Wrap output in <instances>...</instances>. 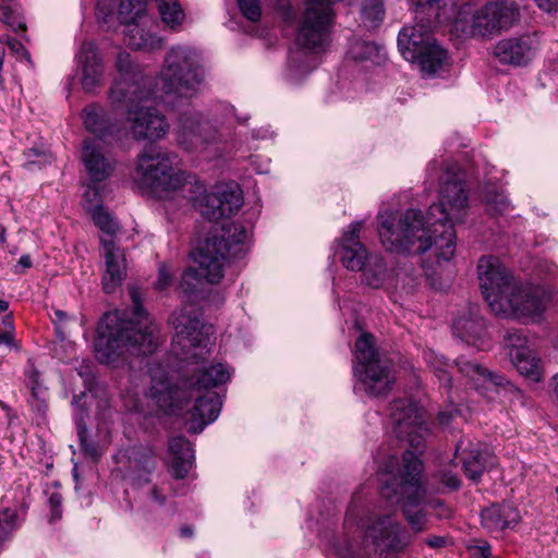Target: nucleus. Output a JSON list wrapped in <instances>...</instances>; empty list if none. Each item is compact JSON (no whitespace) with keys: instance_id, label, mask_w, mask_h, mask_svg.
<instances>
[{"instance_id":"obj_40","label":"nucleus","mask_w":558,"mask_h":558,"mask_svg":"<svg viewBox=\"0 0 558 558\" xmlns=\"http://www.w3.org/2000/svg\"><path fill=\"white\" fill-rule=\"evenodd\" d=\"M92 218L100 231L108 235V239L113 240V236L120 230V226L102 206H96L92 210Z\"/></svg>"},{"instance_id":"obj_32","label":"nucleus","mask_w":558,"mask_h":558,"mask_svg":"<svg viewBox=\"0 0 558 558\" xmlns=\"http://www.w3.org/2000/svg\"><path fill=\"white\" fill-rule=\"evenodd\" d=\"M470 449L463 440L457 445L456 452L463 465L465 475L473 482H477L482 476L486 464L484 457L477 448H473L470 444Z\"/></svg>"},{"instance_id":"obj_9","label":"nucleus","mask_w":558,"mask_h":558,"mask_svg":"<svg viewBox=\"0 0 558 558\" xmlns=\"http://www.w3.org/2000/svg\"><path fill=\"white\" fill-rule=\"evenodd\" d=\"M117 1L98 0L96 15L101 23L108 24L112 20ZM117 16L124 25L123 40L128 47L146 52L163 47L165 39L158 35V25L147 12L144 0H119Z\"/></svg>"},{"instance_id":"obj_59","label":"nucleus","mask_w":558,"mask_h":558,"mask_svg":"<svg viewBox=\"0 0 558 558\" xmlns=\"http://www.w3.org/2000/svg\"><path fill=\"white\" fill-rule=\"evenodd\" d=\"M61 502H62V497L58 493H53L49 497L50 508H60L61 507Z\"/></svg>"},{"instance_id":"obj_13","label":"nucleus","mask_w":558,"mask_h":558,"mask_svg":"<svg viewBox=\"0 0 558 558\" xmlns=\"http://www.w3.org/2000/svg\"><path fill=\"white\" fill-rule=\"evenodd\" d=\"M548 292L538 286H522L520 282L513 291L500 302L501 310L494 311L497 315L537 322L546 310Z\"/></svg>"},{"instance_id":"obj_47","label":"nucleus","mask_w":558,"mask_h":558,"mask_svg":"<svg viewBox=\"0 0 558 558\" xmlns=\"http://www.w3.org/2000/svg\"><path fill=\"white\" fill-rule=\"evenodd\" d=\"M473 558H490L492 549L487 541L473 539L468 545Z\"/></svg>"},{"instance_id":"obj_16","label":"nucleus","mask_w":558,"mask_h":558,"mask_svg":"<svg viewBox=\"0 0 558 558\" xmlns=\"http://www.w3.org/2000/svg\"><path fill=\"white\" fill-rule=\"evenodd\" d=\"M390 420L398 438H407L410 446L420 451L429 429L422 420L417 405L410 399H397L390 405Z\"/></svg>"},{"instance_id":"obj_46","label":"nucleus","mask_w":558,"mask_h":558,"mask_svg":"<svg viewBox=\"0 0 558 558\" xmlns=\"http://www.w3.org/2000/svg\"><path fill=\"white\" fill-rule=\"evenodd\" d=\"M238 5L248 21L256 22L260 19L262 10L258 0H238Z\"/></svg>"},{"instance_id":"obj_21","label":"nucleus","mask_w":558,"mask_h":558,"mask_svg":"<svg viewBox=\"0 0 558 558\" xmlns=\"http://www.w3.org/2000/svg\"><path fill=\"white\" fill-rule=\"evenodd\" d=\"M357 380L356 387L372 397L387 395L396 380L393 366L390 361L379 360L367 367L353 366Z\"/></svg>"},{"instance_id":"obj_23","label":"nucleus","mask_w":558,"mask_h":558,"mask_svg":"<svg viewBox=\"0 0 558 558\" xmlns=\"http://www.w3.org/2000/svg\"><path fill=\"white\" fill-rule=\"evenodd\" d=\"M82 161L88 178L93 182H101L108 179L114 171L116 159L105 150L95 138L83 142Z\"/></svg>"},{"instance_id":"obj_58","label":"nucleus","mask_w":558,"mask_h":558,"mask_svg":"<svg viewBox=\"0 0 558 558\" xmlns=\"http://www.w3.org/2000/svg\"><path fill=\"white\" fill-rule=\"evenodd\" d=\"M424 271H425V276L427 278V280H429L430 284L435 288V289H441L442 288V284L439 283L437 281V279L435 278L436 276V271L429 269L427 266H424Z\"/></svg>"},{"instance_id":"obj_25","label":"nucleus","mask_w":558,"mask_h":558,"mask_svg":"<svg viewBox=\"0 0 558 558\" xmlns=\"http://www.w3.org/2000/svg\"><path fill=\"white\" fill-rule=\"evenodd\" d=\"M221 397L215 391L197 392L192 412L193 425L191 430L199 433L204 427L217 420L221 411Z\"/></svg>"},{"instance_id":"obj_24","label":"nucleus","mask_w":558,"mask_h":558,"mask_svg":"<svg viewBox=\"0 0 558 558\" xmlns=\"http://www.w3.org/2000/svg\"><path fill=\"white\" fill-rule=\"evenodd\" d=\"M83 121L86 130L96 135V140L112 143L124 138L126 132L117 122H112L106 110L96 105H89L83 110Z\"/></svg>"},{"instance_id":"obj_43","label":"nucleus","mask_w":558,"mask_h":558,"mask_svg":"<svg viewBox=\"0 0 558 558\" xmlns=\"http://www.w3.org/2000/svg\"><path fill=\"white\" fill-rule=\"evenodd\" d=\"M75 421H76V428H77V435L81 441V447L83 451L92 457L93 459H97L101 456V452L99 451L98 447L87 439L86 433L87 427L83 420V410H80V413L75 414Z\"/></svg>"},{"instance_id":"obj_45","label":"nucleus","mask_w":558,"mask_h":558,"mask_svg":"<svg viewBox=\"0 0 558 558\" xmlns=\"http://www.w3.org/2000/svg\"><path fill=\"white\" fill-rule=\"evenodd\" d=\"M25 156L27 158V161L25 163V167L29 170L33 169V166H45L47 163H50L52 160V157L50 154H48L43 148L33 147L25 151Z\"/></svg>"},{"instance_id":"obj_33","label":"nucleus","mask_w":558,"mask_h":558,"mask_svg":"<svg viewBox=\"0 0 558 558\" xmlns=\"http://www.w3.org/2000/svg\"><path fill=\"white\" fill-rule=\"evenodd\" d=\"M155 4L163 26L172 32H179L186 14L179 0H155Z\"/></svg>"},{"instance_id":"obj_4","label":"nucleus","mask_w":558,"mask_h":558,"mask_svg":"<svg viewBox=\"0 0 558 558\" xmlns=\"http://www.w3.org/2000/svg\"><path fill=\"white\" fill-rule=\"evenodd\" d=\"M174 156L154 148L144 150L137 159L135 179L142 187L148 189L160 198L173 195L190 201L201 215L210 221L229 217L243 204L239 185L221 183L207 192L195 177L175 171Z\"/></svg>"},{"instance_id":"obj_50","label":"nucleus","mask_w":558,"mask_h":558,"mask_svg":"<svg viewBox=\"0 0 558 558\" xmlns=\"http://www.w3.org/2000/svg\"><path fill=\"white\" fill-rule=\"evenodd\" d=\"M275 5L284 21H292L295 17L290 0H275Z\"/></svg>"},{"instance_id":"obj_17","label":"nucleus","mask_w":558,"mask_h":558,"mask_svg":"<svg viewBox=\"0 0 558 558\" xmlns=\"http://www.w3.org/2000/svg\"><path fill=\"white\" fill-rule=\"evenodd\" d=\"M504 345L512 365L524 377L538 383L543 379V364L530 348L525 335L519 330H509L504 337Z\"/></svg>"},{"instance_id":"obj_39","label":"nucleus","mask_w":558,"mask_h":558,"mask_svg":"<svg viewBox=\"0 0 558 558\" xmlns=\"http://www.w3.org/2000/svg\"><path fill=\"white\" fill-rule=\"evenodd\" d=\"M383 0H366L362 8V21L365 27L376 28L384 20Z\"/></svg>"},{"instance_id":"obj_60","label":"nucleus","mask_w":558,"mask_h":558,"mask_svg":"<svg viewBox=\"0 0 558 558\" xmlns=\"http://www.w3.org/2000/svg\"><path fill=\"white\" fill-rule=\"evenodd\" d=\"M4 330H10L14 335V326H13V316L12 314H7L2 319Z\"/></svg>"},{"instance_id":"obj_41","label":"nucleus","mask_w":558,"mask_h":558,"mask_svg":"<svg viewBox=\"0 0 558 558\" xmlns=\"http://www.w3.org/2000/svg\"><path fill=\"white\" fill-rule=\"evenodd\" d=\"M1 20L4 24L17 32L25 27V24L20 15V9L14 0H9L0 3Z\"/></svg>"},{"instance_id":"obj_12","label":"nucleus","mask_w":558,"mask_h":558,"mask_svg":"<svg viewBox=\"0 0 558 558\" xmlns=\"http://www.w3.org/2000/svg\"><path fill=\"white\" fill-rule=\"evenodd\" d=\"M117 77L109 90V99L113 105H134L137 100H149L157 95L151 90V80L141 65L134 63L131 54L120 51L114 61Z\"/></svg>"},{"instance_id":"obj_64","label":"nucleus","mask_w":558,"mask_h":558,"mask_svg":"<svg viewBox=\"0 0 558 558\" xmlns=\"http://www.w3.org/2000/svg\"><path fill=\"white\" fill-rule=\"evenodd\" d=\"M50 512H51L50 522L61 519V515H62L61 507L60 508H50Z\"/></svg>"},{"instance_id":"obj_26","label":"nucleus","mask_w":558,"mask_h":558,"mask_svg":"<svg viewBox=\"0 0 558 558\" xmlns=\"http://www.w3.org/2000/svg\"><path fill=\"white\" fill-rule=\"evenodd\" d=\"M150 388L148 396L161 409H167L173 405L174 399L178 397V389L171 385L168 372L160 364H153L149 367Z\"/></svg>"},{"instance_id":"obj_2","label":"nucleus","mask_w":558,"mask_h":558,"mask_svg":"<svg viewBox=\"0 0 558 558\" xmlns=\"http://www.w3.org/2000/svg\"><path fill=\"white\" fill-rule=\"evenodd\" d=\"M430 179L439 181V201L429 206L424 216L421 210L404 213L380 210L378 235L383 246L393 253L420 254L432 250L440 262H449L456 253V230L469 216V194L465 175L454 162L432 161L427 168Z\"/></svg>"},{"instance_id":"obj_7","label":"nucleus","mask_w":558,"mask_h":558,"mask_svg":"<svg viewBox=\"0 0 558 558\" xmlns=\"http://www.w3.org/2000/svg\"><path fill=\"white\" fill-rule=\"evenodd\" d=\"M246 120L235 114L233 106L218 102L208 109L206 116L199 112L181 114L174 129L175 140L186 151L220 158L231 151L227 142L228 131L235 121L243 124Z\"/></svg>"},{"instance_id":"obj_19","label":"nucleus","mask_w":558,"mask_h":558,"mask_svg":"<svg viewBox=\"0 0 558 558\" xmlns=\"http://www.w3.org/2000/svg\"><path fill=\"white\" fill-rule=\"evenodd\" d=\"M457 365L459 371L471 380L472 387L488 399L493 400L500 390L521 393L502 375L494 373L473 361L459 359Z\"/></svg>"},{"instance_id":"obj_18","label":"nucleus","mask_w":558,"mask_h":558,"mask_svg":"<svg viewBox=\"0 0 558 558\" xmlns=\"http://www.w3.org/2000/svg\"><path fill=\"white\" fill-rule=\"evenodd\" d=\"M80 84L85 93L94 94L105 81L104 57L94 41H83L75 53Z\"/></svg>"},{"instance_id":"obj_1","label":"nucleus","mask_w":558,"mask_h":558,"mask_svg":"<svg viewBox=\"0 0 558 558\" xmlns=\"http://www.w3.org/2000/svg\"><path fill=\"white\" fill-rule=\"evenodd\" d=\"M383 475L380 496L386 507L374 508L360 520V530H355L353 510L350 509L343 526V533L328 547L329 558H398L410 545V536L402 524L393 517L395 506L401 505L409 525L415 532L426 527V505L440 508L439 515L449 510L442 501L425 502V488L421 478L423 462L413 451H405L402 468L395 454L383 459L376 457Z\"/></svg>"},{"instance_id":"obj_3","label":"nucleus","mask_w":558,"mask_h":558,"mask_svg":"<svg viewBox=\"0 0 558 558\" xmlns=\"http://www.w3.org/2000/svg\"><path fill=\"white\" fill-rule=\"evenodd\" d=\"M248 239L246 228L240 222H228L214 232L199 245L194 254L198 268H187L181 276L177 287L183 306L172 313L169 322L174 330L172 347H179L184 355L197 356L193 350L207 352L211 327L201 320L197 304L202 301L221 303L223 298L214 293L213 284L223 278L225 267L231 257H238L244 252Z\"/></svg>"},{"instance_id":"obj_56","label":"nucleus","mask_w":558,"mask_h":558,"mask_svg":"<svg viewBox=\"0 0 558 558\" xmlns=\"http://www.w3.org/2000/svg\"><path fill=\"white\" fill-rule=\"evenodd\" d=\"M5 344L10 348L15 347L13 333L10 330H4L3 332H0V345Z\"/></svg>"},{"instance_id":"obj_29","label":"nucleus","mask_w":558,"mask_h":558,"mask_svg":"<svg viewBox=\"0 0 558 558\" xmlns=\"http://www.w3.org/2000/svg\"><path fill=\"white\" fill-rule=\"evenodd\" d=\"M169 450L172 454L171 473L175 478H184L193 466L194 451L190 441L183 436L172 437L169 440Z\"/></svg>"},{"instance_id":"obj_14","label":"nucleus","mask_w":558,"mask_h":558,"mask_svg":"<svg viewBox=\"0 0 558 558\" xmlns=\"http://www.w3.org/2000/svg\"><path fill=\"white\" fill-rule=\"evenodd\" d=\"M482 293L492 311H500V302L519 283L497 257L484 256L477 264Z\"/></svg>"},{"instance_id":"obj_51","label":"nucleus","mask_w":558,"mask_h":558,"mask_svg":"<svg viewBox=\"0 0 558 558\" xmlns=\"http://www.w3.org/2000/svg\"><path fill=\"white\" fill-rule=\"evenodd\" d=\"M250 163L253 170L257 173H267L269 171V159L260 156H252Z\"/></svg>"},{"instance_id":"obj_30","label":"nucleus","mask_w":558,"mask_h":558,"mask_svg":"<svg viewBox=\"0 0 558 558\" xmlns=\"http://www.w3.org/2000/svg\"><path fill=\"white\" fill-rule=\"evenodd\" d=\"M231 378V371L227 364L215 363L197 369L196 378L191 383L194 391H210L211 388L227 384Z\"/></svg>"},{"instance_id":"obj_36","label":"nucleus","mask_w":558,"mask_h":558,"mask_svg":"<svg viewBox=\"0 0 558 558\" xmlns=\"http://www.w3.org/2000/svg\"><path fill=\"white\" fill-rule=\"evenodd\" d=\"M355 364L353 366L367 367L371 363L379 361L378 352L375 348L374 337L368 332H362L354 347Z\"/></svg>"},{"instance_id":"obj_61","label":"nucleus","mask_w":558,"mask_h":558,"mask_svg":"<svg viewBox=\"0 0 558 558\" xmlns=\"http://www.w3.org/2000/svg\"><path fill=\"white\" fill-rule=\"evenodd\" d=\"M452 417H453V415L451 412H440L438 414V422H439V424L445 426L451 422Z\"/></svg>"},{"instance_id":"obj_62","label":"nucleus","mask_w":558,"mask_h":558,"mask_svg":"<svg viewBox=\"0 0 558 558\" xmlns=\"http://www.w3.org/2000/svg\"><path fill=\"white\" fill-rule=\"evenodd\" d=\"M551 395L553 398L558 405V373L553 377L551 381Z\"/></svg>"},{"instance_id":"obj_28","label":"nucleus","mask_w":558,"mask_h":558,"mask_svg":"<svg viewBox=\"0 0 558 558\" xmlns=\"http://www.w3.org/2000/svg\"><path fill=\"white\" fill-rule=\"evenodd\" d=\"M130 468L125 473V478L131 481L132 485L141 486L149 481V475L155 469V459L150 451L141 448H132L126 451Z\"/></svg>"},{"instance_id":"obj_10","label":"nucleus","mask_w":558,"mask_h":558,"mask_svg":"<svg viewBox=\"0 0 558 558\" xmlns=\"http://www.w3.org/2000/svg\"><path fill=\"white\" fill-rule=\"evenodd\" d=\"M363 221H354L342 233L339 240V256L342 265L352 271H361V280L365 286L379 289L392 282V272L387 268L384 258L379 255H369L360 241Z\"/></svg>"},{"instance_id":"obj_44","label":"nucleus","mask_w":558,"mask_h":558,"mask_svg":"<svg viewBox=\"0 0 558 558\" xmlns=\"http://www.w3.org/2000/svg\"><path fill=\"white\" fill-rule=\"evenodd\" d=\"M486 210L490 215H502L508 211L510 204L502 194H494L485 196Z\"/></svg>"},{"instance_id":"obj_15","label":"nucleus","mask_w":558,"mask_h":558,"mask_svg":"<svg viewBox=\"0 0 558 558\" xmlns=\"http://www.w3.org/2000/svg\"><path fill=\"white\" fill-rule=\"evenodd\" d=\"M144 100H137L134 105H116L126 109V123L124 128L126 136L135 141H156L163 137L169 131L166 118L155 108L140 106Z\"/></svg>"},{"instance_id":"obj_55","label":"nucleus","mask_w":558,"mask_h":558,"mask_svg":"<svg viewBox=\"0 0 558 558\" xmlns=\"http://www.w3.org/2000/svg\"><path fill=\"white\" fill-rule=\"evenodd\" d=\"M425 544L432 548H441L447 544V538L444 536H430L425 539Z\"/></svg>"},{"instance_id":"obj_52","label":"nucleus","mask_w":558,"mask_h":558,"mask_svg":"<svg viewBox=\"0 0 558 558\" xmlns=\"http://www.w3.org/2000/svg\"><path fill=\"white\" fill-rule=\"evenodd\" d=\"M441 482L445 486L449 487L450 489H458L461 485V481L458 477L456 473L452 472H446L442 474Z\"/></svg>"},{"instance_id":"obj_48","label":"nucleus","mask_w":558,"mask_h":558,"mask_svg":"<svg viewBox=\"0 0 558 558\" xmlns=\"http://www.w3.org/2000/svg\"><path fill=\"white\" fill-rule=\"evenodd\" d=\"M172 283V272L168 268V266L161 263L158 267V277L155 282L156 289L165 290L169 288Z\"/></svg>"},{"instance_id":"obj_34","label":"nucleus","mask_w":558,"mask_h":558,"mask_svg":"<svg viewBox=\"0 0 558 558\" xmlns=\"http://www.w3.org/2000/svg\"><path fill=\"white\" fill-rule=\"evenodd\" d=\"M349 56L355 60L371 61L375 64L384 62L387 57L384 46L361 39L351 43Z\"/></svg>"},{"instance_id":"obj_35","label":"nucleus","mask_w":558,"mask_h":558,"mask_svg":"<svg viewBox=\"0 0 558 558\" xmlns=\"http://www.w3.org/2000/svg\"><path fill=\"white\" fill-rule=\"evenodd\" d=\"M316 64L305 52L295 51L289 57L286 77L290 83L296 84L310 74Z\"/></svg>"},{"instance_id":"obj_42","label":"nucleus","mask_w":558,"mask_h":558,"mask_svg":"<svg viewBox=\"0 0 558 558\" xmlns=\"http://www.w3.org/2000/svg\"><path fill=\"white\" fill-rule=\"evenodd\" d=\"M22 520L15 509L0 510V545L12 535Z\"/></svg>"},{"instance_id":"obj_11","label":"nucleus","mask_w":558,"mask_h":558,"mask_svg":"<svg viewBox=\"0 0 558 558\" xmlns=\"http://www.w3.org/2000/svg\"><path fill=\"white\" fill-rule=\"evenodd\" d=\"M519 17L513 2H488L480 9L464 4L453 21V29L465 37L489 36L510 28Z\"/></svg>"},{"instance_id":"obj_22","label":"nucleus","mask_w":558,"mask_h":558,"mask_svg":"<svg viewBox=\"0 0 558 558\" xmlns=\"http://www.w3.org/2000/svg\"><path fill=\"white\" fill-rule=\"evenodd\" d=\"M105 269L101 276L102 289L106 293L116 292L126 278V259L122 250L114 240L100 238Z\"/></svg>"},{"instance_id":"obj_37","label":"nucleus","mask_w":558,"mask_h":558,"mask_svg":"<svg viewBox=\"0 0 558 558\" xmlns=\"http://www.w3.org/2000/svg\"><path fill=\"white\" fill-rule=\"evenodd\" d=\"M423 359L427 366L434 372L439 383L446 387H450L451 376L449 369L451 365L449 362L433 349H425L423 351Z\"/></svg>"},{"instance_id":"obj_53","label":"nucleus","mask_w":558,"mask_h":558,"mask_svg":"<svg viewBox=\"0 0 558 558\" xmlns=\"http://www.w3.org/2000/svg\"><path fill=\"white\" fill-rule=\"evenodd\" d=\"M33 265L32 258L28 254H24L20 257L17 264L15 265L14 271L16 274H23L26 269L31 268Z\"/></svg>"},{"instance_id":"obj_49","label":"nucleus","mask_w":558,"mask_h":558,"mask_svg":"<svg viewBox=\"0 0 558 558\" xmlns=\"http://www.w3.org/2000/svg\"><path fill=\"white\" fill-rule=\"evenodd\" d=\"M7 44L17 59L25 60L32 64L31 54L21 41L15 38H9Z\"/></svg>"},{"instance_id":"obj_5","label":"nucleus","mask_w":558,"mask_h":558,"mask_svg":"<svg viewBox=\"0 0 558 558\" xmlns=\"http://www.w3.org/2000/svg\"><path fill=\"white\" fill-rule=\"evenodd\" d=\"M130 294L134 303L131 314L113 311L100 319L95 350L101 363L113 364L126 352L151 354L159 345V328L142 307L138 291L131 289Z\"/></svg>"},{"instance_id":"obj_27","label":"nucleus","mask_w":558,"mask_h":558,"mask_svg":"<svg viewBox=\"0 0 558 558\" xmlns=\"http://www.w3.org/2000/svg\"><path fill=\"white\" fill-rule=\"evenodd\" d=\"M519 519V511L507 504L492 505L481 512L482 525L489 532L509 529L514 525Z\"/></svg>"},{"instance_id":"obj_54","label":"nucleus","mask_w":558,"mask_h":558,"mask_svg":"<svg viewBox=\"0 0 558 558\" xmlns=\"http://www.w3.org/2000/svg\"><path fill=\"white\" fill-rule=\"evenodd\" d=\"M535 1L542 10H544L548 13L558 11V0H535Z\"/></svg>"},{"instance_id":"obj_63","label":"nucleus","mask_w":558,"mask_h":558,"mask_svg":"<svg viewBox=\"0 0 558 558\" xmlns=\"http://www.w3.org/2000/svg\"><path fill=\"white\" fill-rule=\"evenodd\" d=\"M68 314L61 310H56L54 311V318H53V322L54 323H63V322H66L68 320Z\"/></svg>"},{"instance_id":"obj_57","label":"nucleus","mask_w":558,"mask_h":558,"mask_svg":"<svg viewBox=\"0 0 558 558\" xmlns=\"http://www.w3.org/2000/svg\"><path fill=\"white\" fill-rule=\"evenodd\" d=\"M150 497L153 501H155L158 506H162L165 504L166 497L161 493V489L159 487H153L150 492Z\"/></svg>"},{"instance_id":"obj_6","label":"nucleus","mask_w":558,"mask_h":558,"mask_svg":"<svg viewBox=\"0 0 558 558\" xmlns=\"http://www.w3.org/2000/svg\"><path fill=\"white\" fill-rule=\"evenodd\" d=\"M453 7L454 0H414L415 24L399 32L402 57L416 64L424 77L439 75L449 66L448 52L434 39L432 29L451 16Z\"/></svg>"},{"instance_id":"obj_20","label":"nucleus","mask_w":558,"mask_h":558,"mask_svg":"<svg viewBox=\"0 0 558 558\" xmlns=\"http://www.w3.org/2000/svg\"><path fill=\"white\" fill-rule=\"evenodd\" d=\"M539 41L535 34L508 37L494 47V56L502 64L525 66L536 56Z\"/></svg>"},{"instance_id":"obj_31","label":"nucleus","mask_w":558,"mask_h":558,"mask_svg":"<svg viewBox=\"0 0 558 558\" xmlns=\"http://www.w3.org/2000/svg\"><path fill=\"white\" fill-rule=\"evenodd\" d=\"M453 332L468 343L482 345L485 335V324L483 318L470 310L469 316H459L453 320Z\"/></svg>"},{"instance_id":"obj_8","label":"nucleus","mask_w":558,"mask_h":558,"mask_svg":"<svg viewBox=\"0 0 558 558\" xmlns=\"http://www.w3.org/2000/svg\"><path fill=\"white\" fill-rule=\"evenodd\" d=\"M205 80V70L198 51L190 46L175 45L163 58L151 90L157 95L150 99H160L174 106L182 99L194 97Z\"/></svg>"},{"instance_id":"obj_38","label":"nucleus","mask_w":558,"mask_h":558,"mask_svg":"<svg viewBox=\"0 0 558 558\" xmlns=\"http://www.w3.org/2000/svg\"><path fill=\"white\" fill-rule=\"evenodd\" d=\"M25 376L26 386L31 389L33 399L37 402V410H44L47 391L46 387L40 383L39 372L31 364L25 372Z\"/></svg>"}]
</instances>
